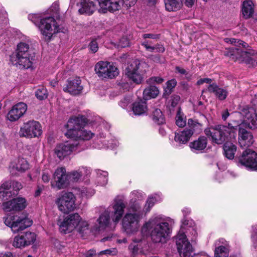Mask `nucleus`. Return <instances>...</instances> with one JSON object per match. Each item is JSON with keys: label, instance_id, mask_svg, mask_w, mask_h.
I'll return each mask as SVG.
<instances>
[{"label": "nucleus", "instance_id": "nucleus-1", "mask_svg": "<svg viewBox=\"0 0 257 257\" xmlns=\"http://www.w3.org/2000/svg\"><path fill=\"white\" fill-rule=\"evenodd\" d=\"M173 220L162 214L152 216L141 227L143 236H150L154 243H166L172 232Z\"/></svg>", "mask_w": 257, "mask_h": 257}, {"label": "nucleus", "instance_id": "nucleus-2", "mask_svg": "<svg viewBox=\"0 0 257 257\" xmlns=\"http://www.w3.org/2000/svg\"><path fill=\"white\" fill-rule=\"evenodd\" d=\"M88 122V119L83 115H79L70 118L65 125L67 132L65 133L66 136L75 140V142L80 143V148L83 150L85 147L83 146L84 141L90 140L94 134L91 131L81 129Z\"/></svg>", "mask_w": 257, "mask_h": 257}, {"label": "nucleus", "instance_id": "nucleus-3", "mask_svg": "<svg viewBox=\"0 0 257 257\" xmlns=\"http://www.w3.org/2000/svg\"><path fill=\"white\" fill-rule=\"evenodd\" d=\"M143 215V211L140 204L134 203L128 206L121 222L122 229L127 235L135 234L139 231Z\"/></svg>", "mask_w": 257, "mask_h": 257}, {"label": "nucleus", "instance_id": "nucleus-4", "mask_svg": "<svg viewBox=\"0 0 257 257\" xmlns=\"http://www.w3.org/2000/svg\"><path fill=\"white\" fill-rule=\"evenodd\" d=\"M237 130V126L228 123L227 125H217L207 128L204 133L207 137L211 138L213 143L222 144L225 142L235 140Z\"/></svg>", "mask_w": 257, "mask_h": 257}, {"label": "nucleus", "instance_id": "nucleus-5", "mask_svg": "<svg viewBox=\"0 0 257 257\" xmlns=\"http://www.w3.org/2000/svg\"><path fill=\"white\" fill-rule=\"evenodd\" d=\"M28 19L38 27L46 40H50L54 34L61 32L56 20L52 17L41 18L38 15L32 14L29 15Z\"/></svg>", "mask_w": 257, "mask_h": 257}, {"label": "nucleus", "instance_id": "nucleus-6", "mask_svg": "<svg viewBox=\"0 0 257 257\" xmlns=\"http://www.w3.org/2000/svg\"><path fill=\"white\" fill-rule=\"evenodd\" d=\"M146 66L144 63H141L138 60H135L128 65L125 69V74L128 78L137 84L142 83L146 73L143 68Z\"/></svg>", "mask_w": 257, "mask_h": 257}, {"label": "nucleus", "instance_id": "nucleus-7", "mask_svg": "<svg viewBox=\"0 0 257 257\" xmlns=\"http://www.w3.org/2000/svg\"><path fill=\"white\" fill-rule=\"evenodd\" d=\"M128 248L133 257L138 255L147 256L153 253L151 244L147 240L143 238H133Z\"/></svg>", "mask_w": 257, "mask_h": 257}, {"label": "nucleus", "instance_id": "nucleus-8", "mask_svg": "<svg viewBox=\"0 0 257 257\" xmlns=\"http://www.w3.org/2000/svg\"><path fill=\"white\" fill-rule=\"evenodd\" d=\"M177 250L182 257H193L195 255L192 245L188 241L186 235L180 230L175 237Z\"/></svg>", "mask_w": 257, "mask_h": 257}, {"label": "nucleus", "instance_id": "nucleus-9", "mask_svg": "<svg viewBox=\"0 0 257 257\" xmlns=\"http://www.w3.org/2000/svg\"><path fill=\"white\" fill-rule=\"evenodd\" d=\"M96 73L99 77L113 79L119 74L117 68L112 62L101 61L95 66Z\"/></svg>", "mask_w": 257, "mask_h": 257}, {"label": "nucleus", "instance_id": "nucleus-10", "mask_svg": "<svg viewBox=\"0 0 257 257\" xmlns=\"http://www.w3.org/2000/svg\"><path fill=\"white\" fill-rule=\"evenodd\" d=\"M42 134L41 125L38 121L34 120H29L24 123L20 131L21 136L27 138H37Z\"/></svg>", "mask_w": 257, "mask_h": 257}, {"label": "nucleus", "instance_id": "nucleus-11", "mask_svg": "<svg viewBox=\"0 0 257 257\" xmlns=\"http://www.w3.org/2000/svg\"><path fill=\"white\" fill-rule=\"evenodd\" d=\"M53 181L51 182L52 188L58 190L66 188L69 185V174L64 167L57 168L53 175Z\"/></svg>", "mask_w": 257, "mask_h": 257}, {"label": "nucleus", "instance_id": "nucleus-12", "mask_svg": "<svg viewBox=\"0 0 257 257\" xmlns=\"http://www.w3.org/2000/svg\"><path fill=\"white\" fill-rule=\"evenodd\" d=\"M80 143L74 142H66L57 145L55 149V154L60 159L62 160L66 156L70 155L72 152H79L83 148H80Z\"/></svg>", "mask_w": 257, "mask_h": 257}, {"label": "nucleus", "instance_id": "nucleus-13", "mask_svg": "<svg viewBox=\"0 0 257 257\" xmlns=\"http://www.w3.org/2000/svg\"><path fill=\"white\" fill-rule=\"evenodd\" d=\"M75 197L70 192H65L58 199L57 204L60 211L68 213L75 208Z\"/></svg>", "mask_w": 257, "mask_h": 257}, {"label": "nucleus", "instance_id": "nucleus-14", "mask_svg": "<svg viewBox=\"0 0 257 257\" xmlns=\"http://www.w3.org/2000/svg\"><path fill=\"white\" fill-rule=\"evenodd\" d=\"M238 163L247 169L257 171V153L250 149L244 150L238 158Z\"/></svg>", "mask_w": 257, "mask_h": 257}, {"label": "nucleus", "instance_id": "nucleus-15", "mask_svg": "<svg viewBox=\"0 0 257 257\" xmlns=\"http://www.w3.org/2000/svg\"><path fill=\"white\" fill-rule=\"evenodd\" d=\"M231 56H235L237 59H240L244 62L249 66H255L257 65V60L252 58V56L254 54V51L251 50H247V51H243L239 48L232 47L230 51Z\"/></svg>", "mask_w": 257, "mask_h": 257}, {"label": "nucleus", "instance_id": "nucleus-16", "mask_svg": "<svg viewBox=\"0 0 257 257\" xmlns=\"http://www.w3.org/2000/svg\"><path fill=\"white\" fill-rule=\"evenodd\" d=\"M240 113L244 117V123L249 128H257V113L254 108L245 106L241 109Z\"/></svg>", "mask_w": 257, "mask_h": 257}, {"label": "nucleus", "instance_id": "nucleus-17", "mask_svg": "<svg viewBox=\"0 0 257 257\" xmlns=\"http://www.w3.org/2000/svg\"><path fill=\"white\" fill-rule=\"evenodd\" d=\"M81 217L78 213L69 215L59 224L61 232L67 233L76 228Z\"/></svg>", "mask_w": 257, "mask_h": 257}, {"label": "nucleus", "instance_id": "nucleus-18", "mask_svg": "<svg viewBox=\"0 0 257 257\" xmlns=\"http://www.w3.org/2000/svg\"><path fill=\"white\" fill-rule=\"evenodd\" d=\"M36 239L35 233L27 231L16 236L14 238L13 245L17 248H23L33 243Z\"/></svg>", "mask_w": 257, "mask_h": 257}, {"label": "nucleus", "instance_id": "nucleus-19", "mask_svg": "<svg viewBox=\"0 0 257 257\" xmlns=\"http://www.w3.org/2000/svg\"><path fill=\"white\" fill-rule=\"evenodd\" d=\"M126 203L124 201L118 197H116L111 205V219L116 224L121 220L124 214Z\"/></svg>", "mask_w": 257, "mask_h": 257}, {"label": "nucleus", "instance_id": "nucleus-20", "mask_svg": "<svg viewBox=\"0 0 257 257\" xmlns=\"http://www.w3.org/2000/svg\"><path fill=\"white\" fill-rule=\"evenodd\" d=\"M27 205L26 199L23 197H17L3 204V208L5 212L21 211L25 209Z\"/></svg>", "mask_w": 257, "mask_h": 257}, {"label": "nucleus", "instance_id": "nucleus-21", "mask_svg": "<svg viewBox=\"0 0 257 257\" xmlns=\"http://www.w3.org/2000/svg\"><path fill=\"white\" fill-rule=\"evenodd\" d=\"M34 56L32 55H13L11 56V61L14 65L20 69H29L32 67Z\"/></svg>", "mask_w": 257, "mask_h": 257}, {"label": "nucleus", "instance_id": "nucleus-22", "mask_svg": "<svg viewBox=\"0 0 257 257\" xmlns=\"http://www.w3.org/2000/svg\"><path fill=\"white\" fill-rule=\"evenodd\" d=\"M27 105L24 102H19L14 105L7 114V119L11 122L19 120L26 112Z\"/></svg>", "mask_w": 257, "mask_h": 257}, {"label": "nucleus", "instance_id": "nucleus-23", "mask_svg": "<svg viewBox=\"0 0 257 257\" xmlns=\"http://www.w3.org/2000/svg\"><path fill=\"white\" fill-rule=\"evenodd\" d=\"M100 8L99 11L105 13L107 11L114 12L118 11L122 4V0H98Z\"/></svg>", "mask_w": 257, "mask_h": 257}, {"label": "nucleus", "instance_id": "nucleus-24", "mask_svg": "<svg viewBox=\"0 0 257 257\" xmlns=\"http://www.w3.org/2000/svg\"><path fill=\"white\" fill-rule=\"evenodd\" d=\"M214 257H228L230 246L228 241L220 238L215 242Z\"/></svg>", "mask_w": 257, "mask_h": 257}, {"label": "nucleus", "instance_id": "nucleus-25", "mask_svg": "<svg viewBox=\"0 0 257 257\" xmlns=\"http://www.w3.org/2000/svg\"><path fill=\"white\" fill-rule=\"evenodd\" d=\"M81 83V81L79 77L68 80L66 86L63 87V90L72 95H78L82 92L83 88Z\"/></svg>", "mask_w": 257, "mask_h": 257}, {"label": "nucleus", "instance_id": "nucleus-26", "mask_svg": "<svg viewBox=\"0 0 257 257\" xmlns=\"http://www.w3.org/2000/svg\"><path fill=\"white\" fill-rule=\"evenodd\" d=\"M254 142L253 136L251 133L244 128L239 127L238 143L241 147H248Z\"/></svg>", "mask_w": 257, "mask_h": 257}, {"label": "nucleus", "instance_id": "nucleus-27", "mask_svg": "<svg viewBox=\"0 0 257 257\" xmlns=\"http://www.w3.org/2000/svg\"><path fill=\"white\" fill-rule=\"evenodd\" d=\"M183 0H164L166 10L169 12L176 11L182 6ZM195 0H185V3L188 7H191Z\"/></svg>", "mask_w": 257, "mask_h": 257}, {"label": "nucleus", "instance_id": "nucleus-28", "mask_svg": "<svg viewBox=\"0 0 257 257\" xmlns=\"http://www.w3.org/2000/svg\"><path fill=\"white\" fill-rule=\"evenodd\" d=\"M78 12L81 15H91L96 10V6L90 0H79Z\"/></svg>", "mask_w": 257, "mask_h": 257}, {"label": "nucleus", "instance_id": "nucleus-29", "mask_svg": "<svg viewBox=\"0 0 257 257\" xmlns=\"http://www.w3.org/2000/svg\"><path fill=\"white\" fill-rule=\"evenodd\" d=\"M104 138V136L103 133L100 134L99 136H97L96 139H95L93 147L97 149L103 148L113 149L118 146V142L117 140L106 141L103 140Z\"/></svg>", "mask_w": 257, "mask_h": 257}, {"label": "nucleus", "instance_id": "nucleus-30", "mask_svg": "<svg viewBox=\"0 0 257 257\" xmlns=\"http://www.w3.org/2000/svg\"><path fill=\"white\" fill-rule=\"evenodd\" d=\"M32 221L27 217L16 215L15 222L12 225V231L17 232L22 231L32 224Z\"/></svg>", "mask_w": 257, "mask_h": 257}, {"label": "nucleus", "instance_id": "nucleus-31", "mask_svg": "<svg viewBox=\"0 0 257 257\" xmlns=\"http://www.w3.org/2000/svg\"><path fill=\"white\" fill-rule=\"evenodd\" d=\"M207 144V139L204 136L199 137L197 140L190 143L191 150L195 153H201L206 148Z\"/></svg>", "mask_w": 257, "mask_h": 257}, {"label": "nucleus", "instance_id": "nucleus-32", "mask_svg": "<svg viewBox=\"0 0 257 257\" xmlns=\"http://www.w3.org/2000/svg\"><path fill=\"white\" fill-rule=\"evenodd\" d=\"M206 90L210 93H213L220 100L225 99L228 94L226 90L219 87L215 83L209 85Z\"/></svg>", "mask_w": 257, "mask_h": 257}, {"label": "nucleus", "instance_id": "nucleus-33", "mask_svg": "<svg viewBox=\"0 0 257 257\" xmlns=\"http://www.w3.org/2000/svg\"><path fill=\"white\" fill-rule=\"evenodd\" d=\"M193 132L191 129H185L183 131L175 134V141L180 144L187 143L192 136Z\"/></svg>", "mask_w": 257, "mask_h": 257}, {"label": "nucleus", "instance_id": "nucleus-34", "mask_svg": "<svg viewBox=\"0 0 257 257\" xmlns=\"http://www.w3.org/2000/svg\"><path fill=\"white\" fill-rule=\"evenodd\" d=\"M110 210H105L99 216V218L97 220L98 226L97 228L99 230L103 229L107 227L110 221Z\"/></svg>", "mask_w": 257, "mask_h": 257}, {"label": "nucleus", "instance_id": "nucleus-35", "mask_svg": "<svg viewBox=\"0 0 257 257\" xmlns=\"http://www.w3.org/2000/svg\"><path fill=\"white\" fill-rule=\"evenodd\" d=\"M10 168L15 169L16 171L20 172H23L27 170L29 165L28 162L23 158L19 159L15 162L11 163Z\"/></svg>", "mask_w": 257, "mask_h": 257}, {"label": "nucleus", "instance_id": "nucleus-36", "mask_svg": "<svg viewBox=\"0 0 257 257\" xmlns=\"http://www.w3.org/2000/svg\"><path fill=\"white\" fill-rule=\"evenodd\" d=\"M231 142L227 141L223 146L224 155L226 158L230 160L234 158L236 151V146Z\"/></svg>", "mask_w": 257, "mask_h": 257}, {"label": "nucleus", "instance_id": "nucleus-37", "mask_svg": "<svg viewBox=\"0 0 257 257\" xmlns=\"http://www.w3.org/2000/svg\"><path fill=\"white\" fill-rule=\"evenodd\" d=\"M253 5L251 1L243 2L242 7V13L245 19H248L253 14Z\"/></svg>", "mask_w": 257, "mask_h": 257}, {"label": "nucleus", "instance_id": "nucleus-38", "mask_svg": "<svg viewBox=\"0 0 257 257\" xmlns=\"http://www.w3.org/2000/svg\"><path fill=\"white\" fill-rule=\"evenodd\" d=\"M147 105L145 101L140 100L133 104V111L136 115H141L146 112Z\"/></svg>", "mask_w": 257, "mask_h": 257}, {"label": "nucleus", "instance_id": "nucleus-39", "mask_svg": "<svg viewBox=\"0 0 257 257\" xmlns=\"http://www.w3.org/2000/svg\"><path fill=\"white\" fill-rule=\"evenodd\" d=\"M33 54L30 49L29 45L25 42H20L17 45L16 52L13 55H27Z\"/></svg>", "mask_w": 257, "mask_h": 257}, {"label": "nucleus", "instance_id": "nucleus-40", "mask_svg": "<svg viewBox=\"0 0 257 257\" xmlns=\"http://www.w3.org/2000/svg\"><path fill=\"white\" fill-rule=\"evenodd\" d=\"M159 94V90L155 85L150 86L146 88L143 92L144 97L145 99L156 97Z\"/></svg>", "mask_w": 257, "mask_h": 257}, {"label": "nucleus", "instance_id": "nucleus-41", "mask_svg": "<svg viewBox=\"0 0 257 257\" xmlns=\"http://www.w3.org/2000/svg\"><path fill=\"white\" fill-rule=\"evenodd\" d=\"M11 184L9 182H5L0 187V200L7 199L12 195V192L10 191Z\"/></svg>", "mask_w": 257, "mask_h": 257}, {"label": "nucleus", "instance_id": "nucleus-42", "mask_svg": "<svg viewBox=\"0 0 257 257\" xmlns=\"http://www.w3.org/2000/svg\"><path fill=\"white\" fill-rule=\"evenodd\" d=\"M76 229L82 236H84L90 232L88 223L85 220H82V219L78 224Z\"/></svg>", "mask_w": 257, "mask_h": 257}, {"label": "nucleus", "instance_id": "nucleus-43", "mask_svg": "<svg viewBox=\"0 0 257 257\" xmlns=\"http://www.w3.org/2000/svg\"><path fill=\"white\" fill-rule=\"evenodd\" d=\"M97 183L101 186H105L108 181V173L100 170H96Z\"/></svg>", "mask_w": 257, "mask_h": 257}, {"label": "nucleus", "instance_id": "nucleus-44", "mask_svg": "<svg viewBox=\"0 0 257 257\" xmlns=\"http://www.w3.org/2000/svg\"><path fill=\"white\" fill-rule=\"evenodd\" d=\"M153 119L158 124H163L165 122V118L162 112L159 109H155L153 112Z\"/></svg>", "mask_w": 257, "mask_h": 257}, {"label": "nucleus", "instance_id": "nucleus-45", "mask_svg": "<svg viewBox=\"0 0 257 257\" xmlns=\"http://www.w3.org/2000/svg\"><path fill=\"white\" fill-rule=\"evenodd\" d=\"M176 124L180 127L184 126L186 124V120L184 119L183 114L180 108H178L176 116Z\"/></svg>", "mask_w": 257, "mask_h": 257}, {"label": "nucleus", "instance_id": "nucleus-46", "mask_svg": "<svg viewBox=\"0 0 257 257\" xmlns=\"http://www.w3.org/2000/svg\"><path fill=\"white\" fill-rule=\"evenodd\" d=\"M187 124L190 127V129H191L193 132L195 131H199L201 130L202 124L197 120L190 118L188 120Z\"/></svg>", "mask_w": 257, "mask_h": 257}, {"label": "nucleus", "instance_id": "nucleus-47", "mask_svg": "<svg viewBox=\"0 0 257 257\" xmlns=\"http://www.w3.org/2000/svg\"><path fill=\"white\" fill-rule=\"evenodd\" d=\"M35 95L40 100L45 99L48 96L47 91L44 87H41L36 91Z\"/></svg>", "mask_w": 257, "mask_h": 257}, {"label": "nucleus", "instance_id": "nucleus-48", "mask_svg": "<svg viewBox=\"0 0 257 257\" xmlns=\"http://www.w3.org/2000/svg\"><path fill=\"white\" fill-rule=\"evenodd\" d=\"M131 199L130 200L129 205H132L134 203H140L137 201V199H140L142 197V193L138 191H134L131 194Z\"/></svg>", "mask_w": 257, "mask_h": 257}, {"label": "nucleus", "instance_id": "nucleus-49", "mask_svg": "<svg viewBox=\"0 0 257 257\" xmlns=\"http://www.w3.org/2000/svg\"><path fill=\"white\" fill-rule=\"evenodd\" d=\"M177 82L175 79H173L167 82V86L165 88V92L168 94L171 93L172 89L176 85Z\"/></svg>", "mask_w": 257, "mask_h": 257}, {"label": "nucleus", "instance_id": "nucleus-50", "mask_svg": "<svg viewBox=\"0 0 257 257\" xmlns=\"http://www.w3.org/2000/svg\"><path fill=\"white\" fill-rule=\"evenodd\" d=\"M117 253V250L116 248H111L107 249L102 251H100L98 253V255L105 254L106 255L114 256L116 255Z\"/></svg>", "mask_w": 257, "mask_h": 257}, {"label": "nucleus", "instance_id": "nucleus-51", "mask_svg": "<svg viewBox=\"0 0 257 257\" xmlns=\"http://www.w3.org/2000/svg\"><path fill=\"white\" fill-rule=\"evenodd\" d=\"M16 215H9L4 218L5 224L11 228L12 229V225L14 224L15 222Z\"/></svg>", "mask_w": 257, "mask_h": 257}, {"label": "nucleus", "instance_id": "nucleus-52", "mask_svg": "<svg viewBox=\"0 0 257 257\" xmlns=\"http://www.w3.org/2000/svg\"><path fill=\"white\" fill-rule=\"evenodd\" d=\"M132 100L133 99L132 96H126L121 99L119 104L121 107L125 108L129 104L131 103Z\"/></svg>", "mask_w": 257, "mask_h": 257}, {"label": "nucleus", "instance_id": "nucleus-53", "mask_svg": "<svg viewBox=\"0 0 257 257\" xmlns=\"http://www.w3.org/2000/svg\"><path fill=\"white\" fill-rule=\"evenodd\" d=\"M69 177L73 182H78L82 178L78 170L71 171L69 174Z\"/></svg>", "mask_w": 257, "mask_h": 257}, {"label": "nucleus", "instance_id": "nucleus-54", "mask_svg": "<svg viewBox=\"0 0 257 257\" xmlns=\"http://www.w3.org/2000/svg\"><path fill=\"white\" fill-rule=\"evenodd\" d=\"M163 81V78L160 77H152L147 81L148 84L152 85H154L155 84H160Z\"/></svg>", "mask_w": 257, "mask_h": 257}, {"label": "nucleus", "instance_id": "nucleus-55", "mask_svg": "<svg viewBox=\"0 0 257 257\" xmlns=\"http://www.w3.org/2000/svg\"><path fill=\"white\" fill-rule=\"evenodd\" d=\"M151 44V41L146 40H145L141 43V45L146 48V50L153 52L155 50V47L154 46H152Z\"/></svg>", "mask_w": 257, "mask_h": 257}, {"label": "nucleus", "instance_id": "nucleus-56", "mask_svg": "<svg viewBox=\"0 0 257 257\" xmlns=\"http://www.w3.org/2000/svg\"><path fill=\"white\" fill-rule=\"evenodd\" d=\"M156 201V199L154 197H149L146 203L145 209L146 212L150 211L151 207L153 206Z\"/></svg>", "mask_w": 257, "mask_h": 257}, {"label": "nucleus", "instance_id": "nucleus-57", "mask_svg": "<svg viewBox=\"0 0 257 257\" xmlns=\"http://www.w3.org/2000/svg\"><path fill=\"white\" fill-rule=\"evenodd\" d=\"M10 183V189L12 188L15 191H18L22 188V185L21 183L19 182L13 181H7Z\"/></svg>", "mask_w": 257, "mask_h": 257}, {"label": "nucleus", "instance_id": "nucleus-58", "mask_svg": "<svg viewBox=\"0 0 257 257\" xmlns=\"http://www.w3.org/2000/svg\"><path fill=\"white\" fill-rule=\"evenodd\" d=\"M78 170L79 171L81 177L87 176L91 173L90 169L86 167H80Z\"/></svg>", "mask_w": 257, "mask_h": 257}, {"label": "nucleus", "instance_id": "nucleus-59", "mask_svg": "<svg viewBox=\"0 0 257 257\" xmlns=\"http://www.w3.org/2000/svg\"><path fill=\"white\" fill-rule=\"evenodd\" d=\"M51 178V172L49 170H44L42 175V179L44 183H48Z\"/></svg>", "mask_w": 257, "mask_h": 257}, {"label": "nucleus", "instance_id": "nucleus-60", "mask_svg": "<svg viewBox=\"0 0 257 257\" xmlns=\"http://www.w3.org/2000/svg\"><path fill=\"white\" fill-rule=\"evenodd\" d=\"M89 48L93 53H95L98 49V43L96 40H92L89 44Z\"/></svg>", "mask_w": 257, "mask_h": 257}, {"label": "nucleus", "instance_id": "nucleus-61", "mask_svg": "<svg viewBox=\"0 0 257 257\" xmlns=\"http://www.w3.org/2000/svg\"><path fill=\"white\" fill-rule=\"evenodd\" d=\"M118 45L122 48L127 47L130 45V41L127 38L123 37L121 38L119 42Z\"/></svg>", "mask_w": 257, "mask_h": 257}, {"label": "nucleus", "instance_id": "nucleus-62", "mask_svg": "<svg viewBox=\"0 0 257 257\" xmlns=\"http://www.w3.org/2000/svg\"><path fill=\"white\" fill-rule=\"evenodd\" d=\"M230 41L231 43L234 44V45L236 46H239L240 45H242L244 48H245V47H246V46H247V44L245 42H244L241 40H237V39L232 38L230 40Z\"/></svg>", "mask_w": 257, "mask_h": 257}, {"label": "nucleus", "instance_id": "nucleus-63", "mask_svg": "<svg viewBox=\"0 0 257 257\" xmlns=\"http://www.w3.org/2000/svg\"><path fill=\"white\" fill-rule=\"evenodd\" d=\"M251 238L253 242L254 248H257V227L253 229V233L251 235Z\"/></svg>", "mask_w": 257, "mask_h": 257}, {"label": "nucleus", "instance_id": "nucleus-64", "mask_svg": "<svg viewBox=\"0 0 257 257\" xmlns=\"http://www.w3.org/2000/svg\"><path fill=\"white\" fill-rule=\"evenodd\" d=\"M97 255H98L94 249H90L84 253V257H96Z\"/></svg>", "mask_w": 257, "mask_h": 257}]
</instances>
